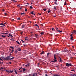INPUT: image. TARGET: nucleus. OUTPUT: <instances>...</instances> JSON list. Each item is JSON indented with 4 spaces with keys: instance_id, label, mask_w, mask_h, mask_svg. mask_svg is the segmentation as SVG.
I'll return each mask as SVG.
<instances>
[{
    "instance_id": "nucleus-6",
    "label": "nucleus",
    "mask_w": 76,
    "mask_h": 76,
    "mask_svg": "<svg viewBox=\"0 0 76 76\" xmlns=\"http://www.w3.org/2000/svg\"><path fill=\"white\" fill-rule=\"evenodd\" d=\"M17 50L18 51H21V49L19 48H18L17 49Z\"/></svg>"
},
{
    "instance_id": "nucleus-46",
    "label": "nucleus",
    "mask_w": 76,
    "mask_h": 76,
    "mask_svg": "<svg viewBox=\"0 0 76 76\" xmlns=\"http://www.w3.org/2000/svg\"><path fill=\"white\" fill-rule=\"evenodd\" d=\"M10 36H11V37H13V36H12V35H10Z\"/></svg>"
},
{
    "instance_id": "nucleus-15",
    "label": "nucleus",
    "mask_w": 76,
    "mask_h": 76,
    "mask_svg": "<svg viewBox=\"0 0 76 76\" xmlns=\"http://www.w3.org/2000/svg\"><path fill=\"white\" fill-rule=\"evenodd\" d=\"M1 25H3V26H5V25L3 24V23H1Z\"/></svg>"
},
{
    "instance_id": "nucleus-10",
    "label": "nucleus",
    "mask_w": 76,
    "mask_h": 76,
    "mask_svg": "<svg viewBox=\"0 0 76 76\" xmlns=\"http://www.w3.org/2000/svg\"><path fill=\"white\" fill-rule=\"evenodd\" d=\"M59 60H60L59 61L60 62H61V61H62V60H61V58H60V57H59Z\"/></svg>"
},
{
    "instance_id": "nucleus-50",
    "label": "nucleus",
    "mask_w": 76,
    "mask_h": 76,
    "mask_svg": "<svg viewBox=\"0 0 76 76\" xmlns=\"http://www.w3.org/2000/svg\"><path fill=\"white\" fill-rule=\"evenodd\" d=\"M71 71H74V72H75V71L74 70H71Z\"/></svg>"
},
{
    "instance_id": "nucleus-28",
    "label": "nucleus",
    "mask_w": 76,
    "mask_h": 76,
    "mask_svg": "<svg viewBox=\"0 0 76 76\" xmlns=\"http://www.w3.org/2000/svg\"><path fill=\"white\" fill-rule=\"evenodd\" d=\"M30 9H32V8H33V7H32V6H30Z\"/></svg>"
},
{
    "instance_id": "nucleus-29",
    "label": "nucleus",
    "mask_w": 76,
    "mask_h": 76,
    "mask_svg": "<svg viewBox=\"0 0 76 76\" xmlns=\"http://www.w3.org/2000/svg\"><path fill=\"white\" fill-rule=\"evenodd\" d=\"M40 34H41V35H43L44 34V33L42 32Z\"/></svg>"
},
{
    "instance_id": "nucleus-21",
    "label": "nucleus",
    "mask_w": 76,
    "mask_h": 76,
    "mask_svg": "<svg viewBox=\"0 0 76 76\" xmlns=\"http://www.w3.org/2000/svg\"><path fill=\"white\" fill-rule=\"evenodd\" d=\"M25 39L26 41V40H28V39L27 38V37H25Z\"/></svg>"
},
{
    "instance_id": "nucleus-5",
    "label": "nucleus",
    "mask_w": 76,
    "mask_h": 76,
    "mask_svg": "<svg viewBox=\"0 0 76 76\" xmlns=\"http://www.w3.org/2000/svg\"><path fill=\"white\" fill-rule=\"evenodd\" d=\"M54 59L55 60H56V55L54 54Z\"/></svg>"
},
{
    "instance_id": "nucleus-2",
    "label": "nucleus",
    "mask_w": 76,
    "mask_h": 76,
    "mask_svg": "<svg viewBox=\"0 0 76 76\" xmlns=\"http://www.w3.org/2000/svg\"><path fill=\"white\" fill-rule=\"evenodd\" d=\"M72 65L71 64H69L67 63L66 64V66L67 67H69V66H72Z\"/></svg>"
},
{
    "instance_id": "nucleus-18",
    "label": "nucleus",
    "mask_w": 76,
    "mask_h": 76,
    "mask_svg": "<svg viewBox=\"0 0 76 76\" xmlns=\"http://www.w3.org/2000/svg\"><path fill=\"white\" fill-rule=\"evenodd\" d=\"M15 74H16L17 75V74H18V73H17V72L15 70Z\"/></svg>"
},
{
    "instance_id": "nucleus-53",
    "label": "nucleus",
    "mask_w": 76,
    "mask_h": 76,
    "mask_svg": "<svg viewBox=\"0 0 76 76\" xmlns=\"http://www.w3.org/2000/svg\"><path fill=\"white\" fill-rule=\"evenodd\" d=\"M29 64H28L27 65L28 66H29Z\"/></svg>"
},
{
    "instance_id": "nucleus-7",
    "label": "nucleus",
    "mask_w": 76,
    "mask_h": 76,
    "mask_svg": "<svg viewBox=\"0 0 76 76\" xmlns=\"http://www.w3.org/2000/svg\"><path fill=\"white\" fill-rule=\"evenodd\" d=\"M22 70H23V72H25V71L26 70V69L23 68H22Z\"/></svg>"
},
{
    "instance_id": "nucleus-45",
    "label": "nucleus",
    "mask_w": 76,
    "mask_h": 76,
    "mask_svg": "<svg viewBox=\"0 0 76 76\" xmlns=\"http://www.w3.org/2000/svg\"><path fill=\"white\" fill-rule=\"evenodd\" d=\"M0 60H1L2 61H3V60H2V59H1V58H0Z\"/></svg>"
},
{
    "instance_id": "nucleus-56",
    "label": "nucleus",
    "mask_w": 76,
    "mask_h": 76,
    "mask_svg": "<svg viewBox=\"0 0 76 76\" xmlns=\"http://www.w3.org/2000/svg\"><path fill=\"white\" fill-rule=\"evenodd\" d=\"M13 20H14V19H12V21H13Z\"/></svg>"
},
{
    "instance_id": "nucleus-17",
    "label": "nucleus",
    "mask_w": 76,
    "mask_h": 76,
    "mask_svg": "<svg viewBox=\"0 0 76 76\" xmlns=\"http://www.w3.org/2000/svg\"><path fill=\"white\" fill-rule=\"evenodd\" d=\"M0 69H2V70H3L4 69V68H3V67H1L0 68Z\"/></svg>"
},
{
    "instance_id": "nucleus-20",
    "label": "nucleus",
    "mask_w": 76,
    "mask_h": 76,
    "mask_svg": "<svg viewBox=\"0 0 76 76\" xmlns=\"http://www.w3.org/2000/svg\"><path fill=\"white\" fill-rule=\"evenodd\" d=\"M35 37H36V38H37V37H38V35L36 34H35Z\"/></svg>"
},
{
    "instance_id": "nucleus-19",
    "label": "nucleus",
    "mask_w": 76,
    "mask_h": 76,
    "mask_svg": "<svg viewBox=\"0 0 76 76\" xmlns=\"http://www.w3.org/2000/svg\"><path fill=\"white\" fill-rule=\"evenodd\" d=\"M13 58H14V57H13L11 58H10L9 59V60H13Z\"/></svg>"
},
{
    "instance_id": "nucleus-57",
    "label": "nucleus",
    "mask_w": 76,
    "mask_h": 76,
    "mask_svg": "<svg viewBox=\"0 0 76 76\" xmlns=\"http://www.w3.org/2000/svg\"><path fill=\"white\" fill-rule=\"evenodd\" d=\"M9 63H10V64H11L12 62H9Z\"/></svg>"
},
{
    "instance_id": "nucleus-27",
    "label": "nucleus",
    "mask_w": 76,
    "mask_h": 76,
    "mask_svg": "<svg viewBox=\"0 0 76 76\" xmlns=\"http://www.w3.org/2000/svg\"><path fill=\"white\" fill-rule=\"evenodd\" d=\"M44 54V52H43L40 53V54Z\"/></svg>"
},
{
    "instance_id": "nucleus-34",
    "label": "nucleus",
    "mask_w": 76,
    "mask_h": 76,
    "mask_svg": "<svg viewBox=\"0 0 76 76\" xmlns=\"http://www.w3.org/2000/svg\"><path fill=\"white\" fill-rule=\"evenodd\" d=\"M54 9L56 10V6H54Z\"/></svg>"
},
{
    "instance_id": "nucleus-62",
    "label": "nucleus",
    "mask_w": 76,
    "mask_h": 76,
    "mask_svg": "<svg viewBox=\"0 0 76 76\" xmlns=\"http://www.w3.org/2000/svg\"><path fill=\"white\" fill-rule=\"evenodd\" d=\"M1 34H4V33H2Z\"/></svg>"
},
{
    "instance_id": "nucleus-47",
    "label": "nucleus",
    "mask_w": 76,
    "mask_h": 76,
    "mask_svg": "<svg viewBox=\"0 0 76 76\" xmlns=\"http://www.w3.org/2000/svg\"><path fill=\"white\" fill-rule=\"evenodd\" d=\"M9 56H10V57H11V56H12V54H10V55H9Z\"/></svg>"
},
{
    "instance_id": "nucleus-39",
    "label": "nucleus",
    "mask_w": 76,
    "mask_h": 76,
    "mask_svg": "<svg viewBox=\"0 0 76 76\" xmlns=\"http://www.w3.org/2000/svg\"><path fill=\"white\" fill-rule=\"evenodd\" d=\"M48 13H50V12L51 11L48 10Z\"/></svg>"
},
{
    "instance_id": "nucleus-41",
    "label": "nucleus",
    "mask_w": 76,
    "mask_h": 76,
    "mask_svg": "<svg viewBox=\"0 0 76 76\" xmlns=\"http://www.w3.org/2000/svg\"><path fill=\"white\" fill-rule=\"evenodd\" d=\"M10 56H7V58H10Z\"/></svg>"
},
{
    "instance_id": "nucleus-58",
    "label": "nucleus",
    "mask_w": 76,
    "mask_h": 76,
    "mask_svg": "<svg viewBox=\"0 0 76 76\" xmlns=\"http://www.w3.org/2000/svg\"><path fill=\"white\" fill-rule=\"evenodd\" d=\"M39 15H41V13H39Z\"/></svg>"
},
{
    "instance_id": "nucleus-49",
    "label": "nucleus",
    "mask_w": 76,
    "mask_h": 76,
    "mask_svg": "<svg viewBox=\"0 0 76 76\" xmlns=\"http://www.w3.org/2000/svg\"><path fill=\"white\" fill-rule=\"evenodd\" d=\"M4 14H5V15H7V13H4Z\"/></svg>"
},
{
    "instance_id": "nucleus-64",
    "label": "nucleus",
    "mask_w": 76,
    "mask_h": 76,
    "mask_svg": "<svg viewBox=\"0 0 76 76\" xmlns=\"http://www.w3.org/2000/svg\"><path fill=\"white\" fill-rule=\"evenodd\" d=\"M25 66H26V67H27V66H28V65H25Z\"/></svg>"
},
{
    "instance_id": "nucleus-9",
    "label": "nucleus",
    "mask_w": 76,
    "mask_h": 76,
    "mask_svg": "<svg viewBox=\"0 0 76 76\" xmlns=\"http://www.w3.org/2000/svg\"><path fill=\"white\" fill-rule=\"evenodd\" d=\"M51 62H52V63H53V62H54V63H56V62H57V60H55L54 61H51Z\"/></svg>"
},
{
    "instance_id": "nucleus-52",
    "label": "nucleus",
    "mask_w": 76,
    "mask_h": 76,
    "mask_svg": "<svg viewBox=\"0 0 76 76\" xmlns=\"http://www.w3.org/2000/svg\"><path fill=\"white\" fill-rule=\"evenodd\" d=\"M31 74H29L28 75V76H31Z\"/></svg>"
},
{
    "instance_id": "nucleus-54",
    "label": "nucleus",
    "mask_w": 76,
    "mask_h": 76,
    "mask_svg": "<svg viewBox=\"0 0 76 76\" xmlns=\"http://www.w3.org/2000/svg\"><path fill=\"white\" fill-rule=\"evenodd\" d=\"M45 76H48L47 74H45Z\"/></svg>"
},
{
    "instance_id": "nucleus-25",
    "label": "nucleus",
    "mask_w": 76,
    "mask_h": 76,
    "mask_svg": "<svg viewBox=\"0 0 76 76\" xmlns=\"http://www.w3.org/2000/svg\"><path fill=\"white\" fill-rule=\"evenodd\" d=\"M43 10H44V11H46V9H43Z\"/></svg>"
},
{
    "instance_id": "nucleus-32",
    "label": "nucleus",
    "mask_w": 76,
    "mask_h": 76,
    "mask_svg": "<svg viewBox=\"0 0 76 76\" xmlns=\"http://www.w3.org/2000/svg\"><path fill=\"white\" fill-rule=\"evenodd\" d=\"M10 48H12V49H13V47H10Z\"/></svg>"
},
{
    "instance_id": "nucleus-16",
    "label": "nucleus",
    "mask_w": 76,
    "mask_h": 76,
    "mask_svg": "<svg viewBox=\"0 0 76 76\" xmlns=\"http://www.w3.org/2000/svg\"><path fill=\"white\" fill-rule=\"evenodd\" d=\"M24 27H25V26L24 25H23L22 26V28H23Z\"/></svg>"
},
{
    "instance_id": "nucleus-48",
    "label": "nucleus",
    "mask_w": 76,
    "mask_h": 76,
    "mask_svg": "<svg viewBox=\"0 0 76 76\" xmlns=\"http://www.w3.org/2000/svg\"><path fill=\"white\" fill-rule=\"evenodd\" d=\"M4 34H7V33H4Z\"/></svg>"
},
{
    "instance_id": "nucleus-37",
    "label": "nucleus",
    "mask_w": 76,
    "mask_h": 76,
    "mask_svg": "<svg viewBox=\"0 0 76 76\" xmlns=\"http://www.w3.org/2000/svg\"><path fill=\"white\" fill-rule=\"evenodd\" d=\"M49 54H50L49 53H47L48 57V55H49Z\"/></svg>"
},
{
    "instance_id": "nucleus-63",
    "label": "nucleus",
    "mask_w": 76,
    "mask_h": 76,
    "mask_svg": "<svg viewBox=\"0 0 76 76\" xmlns=\"http://www.w3.org/2000/svg\"><path fill=\"white\" fill-rule=\"evenodd\" d=\"M52 30H54V28H52Z\"/></svg>"
},
{
    "instance_id": "nucleus-12",
    "label": "nucleus",
    "mask_w": 76,
    "mask_h": 76,
    "mask_svg": "<svg viewBox=\"0 0 76 76\" xmlns=\"http://www.w3.org/2000/svg\"><path fill=\"white\" fill-rule=\"evenodd\" d=\"M16 42L17 44H19V45H20V44L19 43V42L18 41H16Z\"/></svg>"
},
{
    "instance_id": "nucleus-43",
    "label": "nucleus",
    "mask_w": 76,
    "mask_h": 76,
    "mask_svg": "<svg viewBox=\"0 0 76 76\" xmlns=\"http://www.w3.org/2000/svg\"><path fill=\"white\" fill-rule=\"evenodd\" d=\"M31 13L32 14V15H34V13L32 12Z\"/></svg>"
},
{
    "instance_id": "nucleus-13",
    "label": "nucleus",
    "mask_w": 76,
    "mask_h": 76,
    "mask_svg": "<svg viewBox=\"0 0 76 76\" xmlns=\"http://www.w3.org/2000/svg\"><path fill=\"white\" fill-rule=\"evenodd\" d=\"M73 33H74V34H76V31L74 30L73 31Z\"/></svg>"
},
{
    "instance_id": "nucleus-40",
    "label": "nucleus",
    "mask_w": 76,
    "mask_h": 76,
    "mask_svg": "<svg viewBox=\"0 0 76 76\" xmlns=\"http://www.w3.org/2000/svg\"><path fill=\"white\" fill-rule=\"evenodd\" d=\"M2 58H4V57L2 56L1 57Z\"/></svg>"
},
{
    "instance_id": "nucleus-61",
    "label": "nucleus",
    "mask_w": 76,
    "mask_h": 76,
    "mask_svg": "<svg viewBox=\"0 0 76 76\" xmlns=\"http://www.w3.org/2000/svg\"><path fill=\"white\" fill-rule=\"evenodd\" d=\"M56 29V30H57V29H58V28H57Z\"/></svg>"
},
{
    "instance_id": "nucleus-55",
    "label": "nucleus",
    "mask_w": 76,
    "mask_h": 76,
    "mask_svg": "<svg viewBox=\"0 0 76 76\" xmlns=\"http://www.w3.org/2000/svg\"><path fill=\"white\" fill-rule=\"evenodd\" d=\"M55 1H57V0H55Z\"/></svg>"
},
{
    "instance_id": "nucleus-59",
    "label": "nucleus",
    "mask_w": 76,
    "mask_h": 76,
    "mask_svg": "<svg viewBox=\"0 0 76 76\" xmlns=\"http://www.w3.org/2000/svg\"><path fill=\"white\" fill-rule=\"evenodd\" d=\"M9 50H10V51H11V49H9Z\"/></svg>"
},
{
    "instance_id": "nucleus-44",
    "label": "nucleus",
    "mask_w": 76,
    "mask_h": 76,
    "mask_svg": "<svg viewBox=\"0 0 76 76\" xmlns=\"http://www.w3.org/2000/svg\"><path fill=\"white\" fill-rule=\"evenodd\" d=\"M23 32H21L20 34H21V35H22V33H23Z\"/></svg>"
},
{
    "instance_id": "nucleus-33",
    "label": "nucleus",
    "mask_w": 76,
    "mask_h": 76,
    "mask_svg": "<svg viewBox=\"0 0 76 76\" xmlns=\"http://www.w3.org/2000/svg\"><path fill=\"white\" fill-rule=\"evenodd\" d=\"M34 26H36L37 27V26H38V25H37V24H35Z\"/></svg>"
},
{
    "instance_id": "nucleus-22",
    "label": "nucleus",
    "mask_w": 76,
    "mask_h": 76,
    "mask_svg": "<svg viewBox=\"0 0 76 76\" xmlns=\"http://www.w3.org/2000/svg\"><path fill=\"white\" fill-rule=\"evenodd\" d=\"M21 15H25V13L23 12V13H21Z\"/></svg>"
},
{
    "instance_id": "nucleus-36",
    "label": "nucleus",
    "mask_w": 76,
    "mask_h": 76,
    "mask_svg": "<svg viewBox=\"0 0 76 76\" xmlns=\"http://www.w3.org/2000/svg\"><path fill=\"white\" fill-rule=\"evenodd\" d=\"M17 6H18V7H20V5H17Z\"/></svg>"
},
{
    "instance_id": "nucleus-4",
    "label": "nucleus",
    "mask_w": 76,
    "mask_h": 76,
    "mask_svg": "<svg viewBox=\"0 0 76 76\" xmlns=\"http://www.w3.org/2000/svg\"><path fill=\"white\" fill-rule=\"evenodd\" d=\"M37 75L36 73H35L33 74H31V76H37Z\"/></svg>"
},
{
    "instance_id": "nucleus-42",
    "label": "nucleus",
    "mask_w": 76,
    "mask_h": 76,
    "mask_svg": "<svg viewBox=\"0 0 76 76\" xmlns=\"http://www.w3.org/2000/svg\"><path fill=\"white\" fill-rule=\"evenodd\" d=\"M6 59L7 60H9V58H7V57L6 58Z\"/></svg>"
},
{
    "instance_id": "nucleus-26",
    "label": "nucleus",
    "mask_w": 76,
    "mask_h": 76,
    "mask_svg": "<svg viewBox=\"0 0 76 76\" xmlns=\"http://www.w3.org/2000/svg\"><path fill=\"white\" fill-rule=\"evenodd\" d=\"M21 41L23 43H25V42H24V41H23V40H21Z\"/></svg>"
},
{
    "instance_id": "nucleus-8",
    "label": "nucleus",
    "mask_w": 76,
    "mask_h": 76,
    "mask_svg": "<svg viewBox=\"0 0 76 76\" xmlns=\"http://www.w3.org/2000/svg\"><path fill=\"white\" fill-rule=\"evenodd\" d=\"M1 37H2V38H6V36H4L3 35H2Z\"/></svg>"
},
{
    "instance_id": "nucleus-14",
    "label": "nucleus",
    "mask_w": 76,
    "mask_h": 76,
    "mask_svg": "<svg viewBox=\"0 0 76 76\" xmlns=\"http://www.w3.org/2000/svg\"><path fill=\"white\" fill-rule=\"evenodd\" d=\"M57 31L59 32H60V33L62 32H63L62 31H60L59 30H58Z\"/></svg>"
},
{
    "instance_id": "nucleus-11",
    "label": "nucleus",
    "mask_w": 76,
    "mask_h": 76,
    "mask_svg": "<svg viewBox=\"0 0 76 76\" xmlns=\"http://www.w3.org/2000/svg\"><path fill=\"white\" fill-rule=\"evenodd\" d=\"M71 76H76V75L75 74H72Z\"/></svg>"
},
{
    "instance_id": "nucleus-38",
    "label": "nucleus",
    "mask_w": 76,
    "mask_h": 76,
    "mask_svg": "<svg viewBox=\"0 0 76 76\" xmlns=\"http://www.w3.org/2000/svg\"><path fill=\"white\" fill-rule=\"evenodd\" d=\"M25 11H26V12H27V9L26 8L25 10Z\"/></svg>"
},
{
    "instance_id": "nucleus-35",
    "label": "nucleus",
    "mask_w": 76,
    "mask_h": 76,
    "mask_svg": "<svg viewBox=\"0 0 76 76\" xmlns=\"http://www.w3.org/2000/svg\"><path fill=\"white\" fill-rule=\"evenodd\" d=\"M56 76H60L59 75H55Z\"/></svg>"
},
{
    "instance_id": "nucleus-31",
    "label": "nucleus",
    "mask_w": 76,
    "mask_h": 76,
    "mask_svg": "<svg viewBox=\"0 0 76 76\" xmlns=\"http://www.w3.org/2000/svg\"><path fill=\"white\" fill-rule=\"evenodd\" d=\"M75 53L73 52V53H72V54H73V55H75Z\"/></svg>"
},
{
    "instance_id": "nucleus-23",
    "label": "nucleus",
    "mask_w": 76,
    "mask_h": 76,
    "mask_svg": "<svg viewBox=\"0 0 76 76\" xmlns=\"http://www.w3.org/2000/svg\"><path fill=\"white\" fill-rule=\"evenodd\" d=\"M19 72H20H20H22V70H20L19 71Z\"/></svg>"
},
{
    "instance_id": "nucleus-60",
    "label": "nucleus",
    "mask_w": 76,
    "mask_h": 76,
    "mask_svg": "<svg viewBox=\"0 0 76 76\" xmlns=\"http://www.w3.org/2000/svg\"><path fill=\"white\" fill-rule=\"evenodd\" d=\"M41 26H43V25L42 24L41 25Z\"/></svg>"
},
{
    "instance_id": "nucleus-30",
    "label": "nucleus",
    "mask_w": 76,
    "mask_h": 76,
    "mask_svg": "<svg viewBox=\"0 0 76 76\" xmlns=\"http://www.w3.org/2000/svg\"><path fill=\"white\" fill-rule=\"evenodd\" d=\"M18 20H20V18H18Z\"/></svg>"
},
{
    "instance_id": "nucleus-24",
    "label": "nucleus",
    "mask_w": 76,
    "mask_h": 76,
    "mask_svg": "<svg viewBox=\"0 0 76 76\" xmlns=\"http://www.w3.org/2000/svg\"><path fill=\"white\" fill-rule=\"evenodd\" d=\"M66 2L65 1V3H64V5H66Z\"/></svg>"
},
{
    "instance_id": "nucleus-3",
    "label": "nucleus",
    "mask_w": 76,
    "mask_h": 76,
    "mask_svg": "<svg viewBox=\"0 0 76 76\" xmlns=\"http://www.w3.org/2000/svg\"><path fill=\"white\" fill-rule=\"evenodd\" d=\"M72 34H71V35H70V39H71V40H72V41H73V36H72Z\"/></svg>"
},
{
    "instance_id": "nucleus-1",
    "label": "nucleus",
    "mask_w": 76,
    "mask_h": 76,
    "mask_svg": "<svg viewBox=\"0 0 76 76\" xmlns=\"http://www.w3.org/2000/svg\"><path fill=\"white\" fill-rule=\"evenodd\" d=\"M6 72H7L8 73H11L13 72V70H12V71H11V70H6Z\"/></svg>"
},
{
    "instance_id": "nucleus-51",
    "label": "nucleus",
    "mask_w": 76,
    "mask_h": 76,
    "mask_svg": "<svg viewBox=\"0 0 76 76\" xmlns=\"http://www.w3.org/2000/svg\"><path fill=\"white\" fill-rule=\"evenodd\" d=\"M22 69L21 68H20L19 69V71L20 70V69Z\"/></svg>"
}]
</instances>
